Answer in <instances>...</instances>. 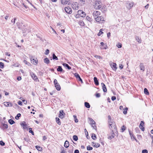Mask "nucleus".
I'll return each instance as SVG.
<instances>
[{
	"mask_svg": "<svg viewBox=\"0 0 153 153\" xmlns=\"http://www.w3.org/2000/svg\"><path fill=\"white\" fill-rule=\"evenodd\" d=\"M64 146L65 148H68L69 147V143L68 141L67 140H66L65 142Z\"/></svg>",
	"mask_w": 153,
	"mask_h": 153,
	"instance_id": "22",
	"label": "nucleus"
},
{
	"mask_svg": "<svg viewBox=\"0 0 153 153\" xmlns=\"http://www.w3.org/2000/svg\"><path fill=\"white\" fill-rule=\"evenodd\" d=\"M144 123L143 121H142L140 122V123L139 126V128L143 131H144L145 130V128L143 127L142 125H143Z\"/></svg>",
	"mask_w": 153,
	"mask_h": 153,
	"instance_id": "11",
	"label": "nucleus"
},
{
	"mask_svg": "<svg viewBox=\"0 0 153 153\" xmlns=\"http://www.w3.org/2000/svg\"><path fill=\"white\" fill-rule=\"evenodd\" d=\"M21 126L23 127L24 128H27V125L24 122L23 123H21Z\"/></svg>",
	"mask_w": 153,
	"mask_h": 153,
	"instance_id": "28",
	"label": "nucleus"
},
{
	"mask_svg": "<svg viewBox=\"0 0 153 153\" xmlns=\"http://www.w3.org/2000/svg\"><path fill=\"white\" fill-rule=\"evenodd\" d=\"M58 71L62 72L63 71V70L61 66H59L58 67V68L57 69Z\"/></svg>",
	"mask_w": 153,
	"mask_h": 153,
	"instance_id": "24",
	"label": "nucleus"
},
{
	"mask_svg": "<svg viewBox=\"0 0 153 153\" xmlns=\"http://www.w3.org/2000/svg\"><path fill=\"white\" fill-rule=\"evenodd\" d=\"M84 104L86 108H89L90 107V105L88 102H85Z\"/></svg>",
	"mask_w": 153,
	"mask_h": 153,
	"instance_id": "23",
	"label": "nucleus"
},
{
	"mask_svg": "<svg viewBox=\"0 0 153 153\" xmlns=\"http://www.w3.org/2000/svg\"><path fill=\"white\" fill-rule=\"evenodd\" d=\"M36 149L39 151L41 152L42 151V148L39 146H35Z\"/></svg>",
	"mask_w": 153,
	"mask_h": 153,
	"instance_id": "20",
	"label": "nucleus"
},
{
	"mask_svg": "<svg viewBox=\"0 0 153 153\" xmlns=\"http://www.w3.org/2000/svg\"><path fill=\"white\" fill-rule=\"evenodd\" d=\"M9 123L11 125H12L15 123V122L12 119H10L8 120Z\"/></svg>",
	"mask_w": 153,
	"mask_h": 153,
	"instance_id": "33",
	"label": "nucleus"
},
{
	"mask_svg": "<svg viewBox=\"0 0 153 153\" xmlns=\"http://www.w3.org/2000/svg\"><path fill=\"white\" fill-rule=\"evenodd\" d=\"M134 5V3L133 2H128L126 4V6L128 9H130Z\"/></svg>",
	"mask_w": 153,
	"mask_h": 153,
	"instance_id": "4",
	"label": "nucleus"
},
{
	"mask_svg": "<svg viewBox=\"0 0 153 153\" xmlns=\"http://www.w3.org/2000/svg\"><path fill=\"white\" fill-rule=\"evenodd\" d=\"M22 79V78L21 76H19L17 78V79L18 81H20Z\"/></svg>",
	"mask_w": 153,
	"mask_h": 153,
	"instance_id": "62",
	"label": "nucleus"
},
{
	"mask_svg": "<svg viewBox=\"0 0 153 153\" xmlns=\"http://www.w3.org/2000/svg\"><path fill=\"white\" fill-rule=\"evenodd\" d=\"M61 153H65V151L64 150V148H63L62 149V150L61 152Z\"/></svg>",
	"mask_w": 153,
	"mask_h": 153,
	"instance_id": "58",
	"label": "nucleus"
},
{
	"mask_svg": "<svg viewBox=\"0 0 153 153\" xmlns=\"http://www.w3.org/2000/svg\"><path fill=\"white\" fill-rule=\"evenodd\" d=\"M4 67V64L2 62H0V68H3Z\"/></svg>",
	"mask_w": 153,
	"mask_h": 153,
	"instance_id": "45",
	"label": "nucleus"
},
{
	"mask_svg": "<svg viewBox=\"0 0 153 153\" xmlns=\"http://www.w3.org/2000/svg\"><path fill=\"white\" fill-rule=\"evenodd\" d=\"M117 47L119 48H120L122 47V45L121 43H119L117 45Z\"/></svg>",
	"mask_w": 153,
	"mask_h": 153,
	"instance_id": "47",
	"label": "nucleus"
},
{
	"mask_svg": "<svg viewBox=\"0 0 153 153\" xmlns=\"http://www.w3.org/2000/svg\"><path fill=\"white\" fill-rule=\"evenodd\" d=\"M86 19L89 22H91L92 21V19L89 16H87L86 17Z\"/></svg>",
	"mask_w": 153,
	"mask_h": 153,
	"instance_id": "39",
	"label": "nucleus"
},
{
	"mask_svg": "<svg viewBox=\"0 0 153 153\" xmlns=\"http://www.w3.org/2000/svg\"><path fill=\"white\" fill-rule=\"evenodd\" d=\"M61 2L63 4H69L70 3V0H61Z\"/></svg>",
	"mask_w": 153,
	"mask_h": 153,
	"instance_id": "12",
	"label": "nucleus"
},
{
	"mask_svg": "<svg viewBox=\"0 0 153 153\" xmlns=\"http://www.w3.org/2000/svg\"><path fill=\"white\" fill-rule=\"evenodd\" d=\"M4 105L5 106L7 107H11L13 105V104L10 102H4Z\"/></svg>",
	"mask_w": 153,
	"mask_h": 153,
	"instance_id": "14",
	"label": "nucleus"
},
{
	"mask_svg": "<svg viewBox=\"0 0 153 153\" xmlns=\"http://www.w3.org/2000/svg\"><path fill=\"white\" fill-rule=\"evenodd\" d=\"M29 132L30 133H31V134L33 135H34V132L33 131H32V128H29Z\"/></svg>",
	"mask_w": 153,
	"mask_h": 153,
	"instance_id": "41",
	"label": "nucleus"
},
{
	"mask_svg": "<svg viewBox=\"0 0 153 153\" xmlns=\"http://www.w3.org/2000/svg\"><path fill=\"white\" fill-rule=\"evenodd\" d=\"M148 152L146 149H143L142 151V153H148Z\"/></svg>",
	"mask_w": 153,
	"mask_h": 153,
	"instance_id": "51",
	"label": "nucleus"
},
{
	"mask_svg": "<svg viewBox=\"0 0 153 153\" xmlns=\"http://www.w3.org/2000/svg\"><path fill=\"white\" fill-rule=\"evenodd\" d=\"M87 149L88 150H91L93 149V148L90 146H88L87 147Z\"/></svg>",
	"mask_w": 153,
	"mask_h": 153,
	"instance_id": "44",
	"label": "nucleus"
},
{
	"mask_svg": "<svg viewBox=\"0 0 153 153\" xmlns=\"http://www.w3.org/2000/svg\"><path fill=\"white\" fill-rule=\"evenodd\" d=\"M63 65L65 67H66L68 69L70 70L71 69V67H70L68 64L64 63Z\"/></svg>",
	"mask_w": 153,
	"mask_h": 153,
	"instance_id": "21",
	"label": "nucleus"
},
{
	"mask_svg": "<svg viewBox=\"0 0 153 153\" xmlns=\"http://www.w3.org/2000/svg\"><path fill=\"white\" fill-rule=\"evenodd\" d=\"M30 76L32 78L35 80L36 81H38V79L36 75L33 72H30Z\"/></svg>",
	"mask_w": 153,
	"mask_h": 153,
	"instance_id": "7",
	"label": "nucleus"
},
{
	"mask_svg": "<svg viewBox=\"0 0 153 153\" xmlns=\"http://www.w3.org/2000/svg\"><path fill=\"white\" fill-rule=\"evenodd\" d=\"M65 114L64 113L63 111L61 110L59 111V117L60 118L62 119L64 117V115Z\"/></svg>",
	"mask_w": 153,
	"mask_h": 153,
	"instance_id": "10",
	"label": "nucleus"
},
{
	"mask_svg": "<svg viewBox=\"0 0 153 153\" xmlns=\"http://www.w3.org/2000/svg\"><path fill=\"white\" fill-rule=\"evenodd\" d=\"M68 152H69V153H73V150H69Z\"/></svg>",
	"mask_w": 153,
	"mask_h": 153,
	"instance_id": "64",
	"label": "nucleus"
},
{
	"mask_svg": "<svg viewBox=\"0 0 153 153\" xmlns=\"http://www.w3.org/2000/svg\"><path fill=\"white\" fill-rule=\"evenodd\" d=\"M0 145L1 146H3L5 145V143L3 142L2 141H0Z\"/></svg>",
	"mask_w": 153,
	"mask_h": 153,
	"instance_id": "50",
	"label": "nucleus"
},
{
	"mask_svg": "<svg viewBox=\"0 0 153 153\" xmlns=\"http://www.w3.org/2000/svg\"><path fill=\"white\" fill-rule=\"evenodd\" d=\"M136 39L139 43H140L142 41L141 38L139 37L136 36Z\"/></svg>",
	"mask_w": 153,
	"mask_h": 153,
	"instance_id": "26",
	"label": "nucleus"
},
{
	"mask_svg": "<svg viewBox=\"0 0 153 153\" xmlns=\"http://www.w3.org/2000/svg\"><path fill=\"white\" fill-rule=\"evenodd\" d=\"M101 84L102 85L103 91L104 92H106L107 91V89L105 84L103 83H102Z\"/></svg>",
	"mask_w": 153,
	"mask_h": 153,
	"instance_id": "17",
	"label": "nucleus"
},
{
	"mask_svg": "<svg viewBox=\"0 0 153 153\" xmlns=\"http://www.w3.org/2000/svg\"><path fill=\"white\" fill-rule=\"evenodd\" d=\"M74 153H79V151L78 149H76L74 151Z\"/></svg>",
	"mask_w": 153,
	"mask_h": 153,
	"instance_id": "60",
	"label": "nucleus"
},
{
	"mask_svg": "<svg viewBox=\"0 0 153 153\" xmlns=\"http://www.w3.org/2000/svg\"><path fill=\"white\" fill-rule=\"evenodd\" d=\"M49 52V51L48 49H47L45 51V55H48V54Z\"/></svg>",
	"mask_w": 153,
	"mask_h": 153,
	"instance_id": "52",
	"label": "nucleus"
},
{
	"mask_svg": "<svg viewBox=\"0 0 153 153\" xmlns=\"http://www.w3.org/2000/svg\"><path fill=\"white\" fill-rule=\"evenodd\" d=\"M28 66H31V64L29 62H27L26 60H24L23 61Z\"/></svg>",
	"mask_w": 153,
	"mask_h": 153,
	"instance_id": "31",
	"label": "nucleus"
},
{
	"mask_svg": "<svg viewBox=\"0 0 153 153\" xmlns=\"http://www.w3.org/2000/svg\"><path fill=\"white\" fill-rule=\"evenodd\" d=\"M91 126L93 128V129L96 130L97 128L96 126V123L94 124H91Z\"/></svg>",
	"mask_w": 153,
	"mask_h": 153,
	"instance_id": "42",
	"label": "nucleus"
},
{
	"mask_svg": "<svg viewBox=\"0 0 153 153\" xmlns=\"http://www.w3.org/2000/svg\"><path fill=\"white\" fill-rule=\"evenodd\" d=\"M94 79L95 84L96 85H99V83L97 78L95 77H94Z\"/></svg>",
	"mask_w": 153,
	"mask_h": 153,
	"instance_id": "18",
	"label": "nucleus"
},
{
	"mask_svg": "<svg viewBox=\"0 0 153 153\" xmlns=\"http://www.w3.org/2000/svg\"><path fill=\"white\" fill-rule=\"evenodd\" d=\"M100 146V145L98 143H95V145H94V147L96 148H98Z\"/></svg>",
	"mask_w": 153,
	"mask_h": 153,
	"instance_id": "40",
	"label": "nucleus"
},
{
	"mask_svg": "<svg viewBox=\"0 0 153 153\" xmlns=\"http://www.w3.org/2000/svg\"><path fill=\"white\" fill-rule=\"evenodd\" d=\"M94 19L96 22L101 23L103 22L104 21L103 18L101 16H97Z\"/></svg>",
	"mask_w": 153,
	"mask_h": 153,
	"instance_id": "3",
	"label": "nucleus"
},
{
	"mask_svg": "<svg viewBox=\"0 0 153 153\" xmlns=\"http://www.w3.org/2000/svg\"><path fill=\"white\" fill-rule=\"evenodd\" d=\"M44 62L45 63L48 64L49 63L50 61L47 58H46L44 59Z\"/></svg>",
	"mask_w": 153,
	"mask_h": 153,
	"instance_id": "25",
	"label": "nucleus"
},
{
	"mask_svg": "<svg viewBox=\"0 0 153 153\" xmlns=\"http://www.w3.org/2000/svg\"><path fill=\"white\" fill-rule=\"evenodd\" d=\"M92 14L95 19V18H96L98 16L100 15V13L98 11H94L93 12Z\"/></svg>",
	"mask_w": 153,
	"mask_h": 153,
	"instance_id": "6",
	"label": "nucleus"
},
{
	"mask_svg": "<svg viewBox=\"0 0 153 153\" xmlns=\"http://www.w3.org/2000/svg\"><path fill=\"white\" fill-rule=\"evenodd\" d=\"M103 30V29H101L100 30V32H99V33H98V34H97L98 36H100L102 33H103V32H102Z\"/></svg>",
	"mask_w": 153,
	"mask_h": 153,
	"instance_id": "36",
	"label": "nucleus"
},
{
	"mask_svg": "<svg viewBox=\"0 0 153 153\" xmlns=\"http://www.w3.org/2000/svg\"><path fill=\"white\" fill-rule=\"evenodd\" d=\"M108 47L106 45L105 46L104 45L102 48H101V49H106Z\"/></svg>",
	"mask_w": 153,
	"mask_h": 153,
	"instance_id": "49",
	"label": "nucleus"
},
{
	"mask_svg": "<svg viewBox=\"0 0 153 153\" xmlns=\"http://www.w3.org/2000/svg\"><path fill=\"white\" fill-rule=\"evenodd\" d=\"M123 113L124 114H126L127 113V110H128V108L127 107L125 108L124 109H123Z\"/></svg>",
	"mask_w": 153,
	"mask_h": 153,
	"instance_id": "30",
	"label": "nucleus"
},
{
	"mask_svg": "<svg viewBox=\"0 0 153 153\" xmlns=\"http://www.w3.org/2000/svg\"><path fill=\"white\" fill-rule=\"evenodd\" d=\"M3 126L4 128H5L7 129L8 127V125L7 124H3Z\"/></svg>",
	"mask_w": 153,
	"mask_h": 153,
	"instance_id": "53",
	"label": "nucleus"
},
{
	"mask_svg": "<svg viewBox=\"0 0 153 153\" xmlns=\"http://www.w3.org/2000/svg\"><path fill=\"white\" fill-rule=\"evenodd\" d=\"M73 139L74 140L76 141L78 139V138L77 136L76 135H74L73 136Z\"/></svg>",
	"mask_w": 153,
	"mask_h": 153,
	"instance_id": "34",
	"label": "nucleus"
},
{
	"mask_svg": "<svg viewBox=\"0 0 153 153\" xmlns=\"http://www.w3.org/2000/svg\"><path fill=\"white\" fill-rule=\"evenodd\" d=\"M94 7L96 10L100 9L102 7L101 3L100 1H96L95 2Z\"/></svg>",
	"mask_w": 153,
	"mask_h": 153,
	"instance_id": "1",
	"label": "nucleus"
},
{
	"mask_svg": "<svg viewBox=\"0 0 153 153\" xmlns=\"http://www.w3.org/2000/svg\"><path fill=\"white\" fill-rule=\"evenodd\" d=\"M121 129L122 130V132H123L126 129V127L124 126H123L122 127Z\"/></svg>",
	"mask_w": 153,
	"mask_h": 153,
	"instance_id": "54",
	"label": "nucleus"
},
{
	"mask_svg": "<svg viewBox=\"0 0 153 153\" xmlns=\"http://www.w3.org/2000/svg\"><path fill=\"white\" fill-rule=\"evenodd\" d=\"M55 86L57 90L59 91L60 90L61 87L58 83L55 84Z\"/></svg>",
	"mask_w": 153,
	"mask_h": 153,
	"instance_id": "19",
	"label": "nucleus"
},
{
	"mask_svg": "<svg viewBox=\"0 0 153 153\" xmlns=\"http://www.w3.org/2000/svg\"><path fill=\"white\" fill-rule=\"evenodd\" d=\"M78 13L81 16L83 17H85V13L82 10H79L78 11Z\"/></svg>",
	"mask_w": 153,
	"mask_h": 153,
	"instance_id": "9",
	"label": "nucleus"
},
{
	"mask_svg": "<svg viewBox=\"0 0 153 153\" xmlns=\"http://www.w3.org/2000/svg\"><path fill=\"white\" fill-rule=\"evenodd\" d=\"M110 65L113 70L116 71L117 68L116 67V64L114 62H112L110 64Z\"/></svg>",
	"mask_w": 153,
	"mask_h": 153,
	"instance_id": "8",
	"label": "nucleus"
},
{
	"mask_svg": "<svg viewBox=\"0 0 153 153\" xmlns=\"http://www.w3.org/2000/svg\"><path fill=\"white\" fill-rule=\"evenodd\" d=\"M144 92L145 94L147 95H148L149 94V91L147 90V89L146 88H145L144 90Z\"/></svg>",
	"mask_w": 153,
	"mask_h": 153,
	"instance_id": "35",
	"label": "nucleus"
},
{
	"mask_svg": "<svg viewBox=\"0 0 153 153\" xmlns=\"http://www.w3.org/2000/svg\"><path fill=\"white\" fill-rule=\"evenodd\" d=\"M31 63L35 65H36L38 63V60L37 59H33L32 60H31Z\"/></svg>",
	"mask_w": 153,
	"mask_h": 153,
	"instance_id": "16",
	"label": "nucleus"
},
{
	"mask_svg": "<svg viewBox=\"0 0 153 153\" xmlns=\"http://www.w3.org/2000/svg\"><path fill=\"white\" fill-rule=\"evenodd\" d=\"M16 18H14L13 21V20H12L11 22L13 23V24H14L15 23V21H16Z\"/></svg>",
	"mask_w": 153,
	"mask_h": 153,
	"instance_id": "57",
	"label": "nucleus"
},
{
	"mask_svg": "<svg viewBox=\"0 0 153 153\" xmlns=\"http://www.w3.org/2000/svg\"><path fill=\"white\" fill-rule=\"evenodd\" d=\"M114 137V135H112L110 136L109 137V139H111L113 138Z\"/></svg>",
	"mask_w": 153,
	"mask_h": 153,
	"instance_id": "59",
	"label": "nucleus"
},
{
	"mask_svg": "<svg viewBox=\"0 0 153 153\" xmlns=\"http://www.w3.org/2000/svg\"><path fill=\"white\" fill-rule=\"evenodd\" d=\"M89 121H90L91 122V124H93L95 123V122L91 118H89Z\"/></svg>",
	"mask_w": 153,
	"mask_h": 153,
	"instance_id": "37",
	"label": "nucleus"
},
{
	"mask_svg": "<svg viewBox=\"0 0 153 153\" xmlns=\"http://www.w3.org/2000/svg\"><path fill=\"white\" fill-rule=\"evenodd\" d=\"M18 104L19 105H22V102H21V101H19L18 102Z\"/></svg>",
	"mask_w": 153,
	"mask_h": 153,
	"instance_id": "63",
	"label": "nucleus"
},
{
	"mask_svg": "<svg viewBox=\"0 0 153 153\" xmlns=\"http://www.w3.org/2000/svg\"><path fill=\"white\" fill-rule=\"evenodd\" d=\"M74 75L76 77L77 79L79 78V77H80L79 75L77 73H75L74 74Z\"/></svg>",
	"mask_w": 153,
	"mask_h": 153,
	"instance_id": "46",
	"label": "nucleus"
},
{
	"mask_svg": "<svg viewBox=\"0 0 153 153\" xmlns=\"http://www.w3.org/2000/svg\"><path fill=\"white\" fill-rule=\"evenodd\" d=\"M128 131L129 133V134L131 137V138H132V136L133 135V134L130 130H129Z\"/></svg>",
	"mask_w": 153,
	"mask_h": 153,
	"instance_id": "48",
	"label": "nucleus"
},
{
	"mask_svg": "<svg viewBox=\"0 0 153 153\" xmlns=\"http://www.w3.org/2000/svg\"><path fill=\"white\" fill-rule=\"evenodd\" d=\"M111 100L112 101H114V100H115L116 99V97L115 96H113L111 97Z\"/></svg>",
	"mask_w": 153,
	"mask_h": 153,
	"instance_id": "56",
	"label": "nucleus"
},
{
	"mask_svg": "<svg viewBox=\"0 0 153 153\" xmlns=\"http://www.w3.org/2000/svg\"><path fill=\"white\" fill-rule=\"evenodd\" d=\"M110 34H111V33L110 32H109L108 33H107V37L108 38H110Z\"/></svg>",
	"mask_w": 153,
	"mask_h": 153,
	"instance_id": "61",
	"label": "nucleus"
},
{
	"mask_svg": "<svg viewBox=\"0 0 153 153\" xmlns=\"http://www.w3.org/2000/svg\"><path fill=\"white\" fill-rule=\"evenodd\" d=\"M95 96L97 98H99L100 97V93H97L95 94Z\"/></svg>",
	"mask_w": 153,
	"mask_h": 153,
	"instance_id": "55",
	"label": "nucleus"
},
{
	"mask_svg": "<svg viewBox=\"0 0 153 153\" xmlns=\"http://www.w3.org/2000/svg\"><path fill=\"white\" fill-rule=\"evenodd\" d=\"M65 10L66 13L69 14H71L72 13L71 8L69 7H65Z\"/></svg>",
	"mask_w": 153,
	"mask_h": 153,
	"instance_id": "5",
	"label": "nucleus"
},
{
	"mask_svg": "<svg viewBox=\"0 0 153 153\" xmlns=\"http://www.w3.org/2000/svg\"><path fill=\"white\" fill-rule=\"evenodd\" d=\"M21 116V114L20 113L18 114L15 117V119L18 120L19 119V117Z\"/></svg>",
	"mask_w": 153,
	"mask_h": 153,
	"instance_id": "38",
	"label": "nucleus"
},
{
	"mask_svg": "<svg viewBox=\"0 0 153 153\" xmlns=\"http://www.w3.org/2000/svg\"><path fill=\"white\" fill-rule=\"evenodd\" d=\"M56 121L57 123L59 125H60L61 124V122L60 121V119L58 117H56Z\"/></svg>",
	"mask_w": 153,
	"mask_h": 153,
	"instance_id": "27",
	"label": "nucleus"
},
{
	"mask_svg": "<svg viewBox=\"0 0 153 153\" xmlns=\"http://www.w3.org/2000/svg\"><path fill=\"white\" fill-rule=\"evenodd\" d=\"M91 137L94 140H95L97 138L96 135L94 133L92 134L91 136Z\"/></svg>",
	"mask_w": 153,
	"mask_h": 153,
	"instance_id": "32",
	"label": "nucleus"
},
{
	"mask_svg": "<svg viewBox=\"0 0 153 153\" xmlns=\"http://www.w3.org/2000/svg\"><path fill=\"white\" fill-rule=\"evenodd\" d=\"M72 6L73 9L76 10H77L78 9V3L76 2L74 4H72Z\"/></svg>",
	"mask_w": 153,
	"mask_h": 153,
	"instance_id": "13",
	"label": "nucleus"
},
{
	"mask_svg": "<svg viewBox=\"0 0 153 153\" xmlns=\"http://www.w3.org/2000/svg\"><path fill=\"white\" fill-rule=\"evenodd\" d=\"M139 67L140 70L142 71H145V68L143 63H140L139 65Z\"/></svg>",
	"mask_w": 153,
	"mask_h": 153,
	"instance_id": "15",
	"label": "nucleus"
},
{
	"mask_svg": "<svg viewBox=\"0 0 153 153\" xmlns=\"http://www.w3.org/2000/svg\"><path fill=\"white\" fill-rule=\"evenodd\" d=\"M108 122L109 123V127L110 128H111L113 127L114 128V129L116 131V126L114 124V123L111 121V119L110 120L108 119Z\"/></svg>",
	"mask_w": 153,
	"mask_h": 153,
	"instance_id": "2",
	"label": "nucleus"
},
{
	"mask_svg": "<svg viewBox=\"0 0 153 153\" xmlns=\"http://www.w3.org/2000/svg\"><path fill=\"white\" fill-rule=\"evenodd\" d=\"M94 57L97 59H102V57L100 56H98L97 55H95L94 56Z\"/></svg>",
	"mask_w": 153,
	"mask_h": 153,
	"instance_id": "43",
	"label": "nucleus"
},
{
	"mask_svg": "<svg viewBox=\"0 0 153 153\" xmlns=\"http://www.w3.org/2000/svg\"><path fill=\"white\" fill-rule=\"evenodd\" d=\"M52 58L54 60H58V58L56 56L55 54L53 53V54L52 55Z\"/></svg>",
	"mask_w": 153,
	"mask_h": 153,
	"instance_id": "29",
	"label": "nucleus"
}]
</instances>
